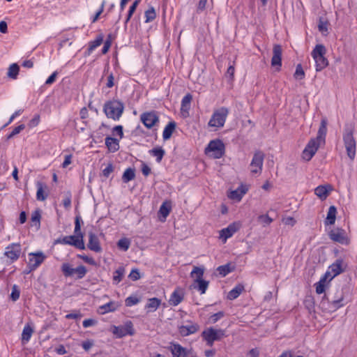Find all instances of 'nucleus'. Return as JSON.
<instances>
[{"mask_svg": "<svg viewBox=\"0 0 357 357\" xmlns=\"http://www.w3.org/2000/svg\"><path fill=\"white\" fill-rule=\"evenodd\" d=\"M327 132V120L321 119L317 136L311 139L302 153V158L305 161H310L316 153L321 145L325 144V139Z\"/></svg>", "mask_w": 357, "mask_h": 357, "instance_id": "f257e3e1", "label": "nucleus"}, {"mask_svg": "<svg viewBox=\"0 0 357 357\" xmlns=\"http://www.w3.org/2000/svg\"><path fill=\"white\" fill-rule=\"evenodd\" d=\"M124 109L123 104L116 100H109L105 103L104 112L105 115L115 121L119 120Z\"/></svg>", "mask_w": 357, "mask_h": 357, "instance_id": "f03ea898", "label": "nucleus"}, {"mask_svg": "<svg viewBox=\"0 0 357 357\" xmlns=\"http://www.w3.org/2000/svg\"><path fill=\"white\" fill-rule=\"evenodd\" d=\"M229 113V109L225 107H221L215 109L208 123V126L216 129L222 128Z\"/></svg>", "mask_w": 357, "mask_h": 357, "instance_id": "7ed1b4c3", "label": "nucleus"}, {"mask_svg": "<svg viewBox=\"0 0 357 357\" xmlns=\"http://www.w3.org/2000/svg\"><path fill=\"white\" fill-rule=\"evenodd\" d=\"M326 47L321 44L317 45L311 52L314 60L316 70L321 71L328 65V59L325 57Z\"/></svg>", "mask_w": 357, "mask_h": 357, "instance_id": "20e7f679", "label": "nucleus"}, {"mask_svg": "<svg viewBox=\"0 0 357 357\" xmlns=\"http://www.w3.org/2000/svg\"><path fill=\"white\" fill-rule=\"evenodd\" d=\"M61 268L65 277H74L76 280H81L84 278L88 271L86 268L83 265L73 268L68 263H63Z\"/></svg>", "mask_w": 357, "mask_h": 357, "instance_id": "39448f33", "label": "nucleus"}, {"mask_svg": "<svg viewBox=\"0 0 357 357\" xmlns=\"http://www.w3.org/2000/svg\"><path fill=\"white\" fill-rule=\"evenodd\" d=\"M343 141L348 157L351 160H354L356 155V144L352 129H345L343 134Z\"/></svg>", "mask_w": 357, "mask_h": 357, "instance_id": "423d86ee", "label": "nucleus"}, {"mask_svg": "<svg viewBox=\"0 0 357 357\" xmlns=\"http://www.w3.org/2000/svg\"><path fill=\"white\" fill-rule=\"evenodd\" d=\"M226 336L225 331L222 329L209 328L202 332V337L208 345H212L215 341L221 340Z\"/></svg>", "mask_w": 357, "mask_h": 357, "instance_id": "0eeeda50", "label": "nucleus"}, {"mask_svg": "<svg viewBox=\"0 0 357 357\" xmlns=\"http://www.w3.org/2000/svg\"><path fill=\"white\" fill-rule=\"evenodd\" d=\"M225 152V145L219 139L212 140L206 148V153L214 158H220Z\"/></svg>", "mask_w": 357, "mask_h": 357, "instance_id": "6e6552de", "label": "nucleus"}, {"mask_svg": "<svg viewBox=\"0 0 357 357\" xmlns=\"http://www.w3.org/2000/svg\"><path fill=\"white\" fill-rule=\"evenodd\" d=\"M59 242L63 244L73 245L80 250L85 249L84 235L82 232H79V234L65 236L60 240Z\"/></svg>", "mask_w": 357, "mask_h": 357, "instance_id": "1a4fd4ad", "label": "nucleus"}, {"mask_svg": "<svg viewBox=\"0 0 357 357\" xmlns=\"http://www.w3.org/2000/svg\"><path fill=\"white\" fill-rule=\"evenodd\" d=\"M264 154L261 151L255 153L250 164V172L252 174H261L264 163Z\"/></svg>", "mask_w": 357, "mask_h": 357, "instance_id": "9d476101", "label": "nucleus"}, {"mask_svg": "<svg viewBox=\"0 0 357 357\" xmlns=\"http://www.w3.org/2000/svg\"><path fill=\"white\" fill-rule=\"evenodd\" d=\"M344 269L345 266H344L343 261L337 259L328 267L324 275L329 278V280H331L333 278L344 272Z\"/></svg>", "mask_w": 357, "mask_h": 357, "instance_id": "9b49d317", "label": "nucleus"}, {"mask_svg": "<svg viewBox=\"0 0 357 357\" xmlns=\"http://www.w3.org/2000/svg\"><path fill=\"white\" fill-rule=\"evenodd\" d=\"M112 333L118 337H122L127 335H133L134 330L131 321H128L123 326H113Z\"/></svg>", "mask_w": 357, "mask_h": 357, "instance_id": "f8f14e48", "label": "nucleus"}, {"mask_svg": "<svg viewBox=\"0 0 357 357\" xmlns=\"http://www.w3.org/2000/svg\"><path fill=\"white\" fill-rule=\"evenodd\" d=\"M45 256L42 252H31L29 255L28 265L31 269L35 270L38 268L45 260Z\"/></svg>", "mask_w": 357, "mask_h": 357, "instance_id": "ddd939ff", "label": "nucleus"}, {"mask_svg": "<svg viewBox=\"0 0 357 357\" xmlns=\"http://www.w3.org/2000/svg\"><path fill=\"white\" fill-rule=\"evenodd\" d=\"M241 227L239 222H233L230 224L227 227L222 229L220 231V238L225 243L227 238L233 236Z\"/></svg>", "mask_w": 357, "mask_h": 357, "instance_id": "4468645a", "label": "nucleus"}, {"mask_svg": "<svg viewBox=\"0 0 357 357\" xmlns=\"http://www.w3.org/2000/svg\"><path fill=\"white\" fill-rule=\"evenodd\" d=\"M140 119L147 128H151L159 121L158 116L155 112L143 113L140 116Z\"/></svg>", "mask_w": 357, "mask_h": 357, "instance_id": "2eb2a0df", "label": "nucleus"}, {"mask_svg": "<svg viewBox=\"0 0 357 357\" xmlns=\"http://www.w3.org/2000/svg\"><path fill=\"white\" fill-rule=\"evenodd\" d=\"M330 298L338 308L344 305L343 301L344 299V291L343 288L337 287L330 294Z\"/></svg>", "mask_w": 357, "mask_h": 357, "instance_id": "dca6fc26", "label": "nucleus"}, {"mask_svg": "<svg viewBox=\"0 0 357 357\" xmlns=\"http://www.w3.org/2000/svg\"><path fill=\"white\" fill-rule=\"evenodd\" d=\"M331 240L342 244H348L349 240L346 236L345 231L342 229H335L331 230L329 233Z\"/></svg>", "mask_w": 357, "mask_h": 357, "instance_id": "f3484780", "label": "nucleus"}, {"mask_svg": "<svg viewBox=\"0 0 357 357\" xmlns=\"http://www.w3.org/2000/svg\"><path fill=\"white\" fill-rule=\"evenodd\" d=\"M21 253V247L18 243H13L6 248L5 255L11 260H16L19 258Z\"/></svg>", "mask_w": 357, "mask_h": 357, "instance_id": "a211bd4d", "label": "nucleus"}, {"mask_svg": "<svg viewBox=\"0 0 357 357\" xmlns=\"http://www.w3.org/2000/svg\"><path fill=\"white\" fill-rule=\"evenodd\" d=\"M319 306L324 312L328 313L333 312L339 309L337 305L334 304L331 298H327L326 295L322 298Z\"/></svg>", "mask_w": 357, "mask_h": 357, "instance_id": "6ab92c4d", "label": "nucleus"}, {"mask_svg": "<svg viewBox=\"0 0 357 357\" xmlns=\"http://www.w3.org/2000/svg\"><path fill=\"white\" fill-rule=\"evenodd\" d=\"M192 99V96L190 93L186 94L182 99L181 114L184 118L189 116V111L190 109Z\"/></svg>", "mask_w": 357, "mask_h": 357, "instance_id": "aec40b11", "label": "nucleus"}, {"mask_svg": "<svg viewBox=\"0 0 357 357\" xmlns=\"http://www.w3.org/2000/svg\"><path fill=\"white\" fill-rule=\"evenodd\" d=\"M88 248L92 251L96 252H100L102 248L100 245V241L98 236L93 232L89 233V243Z\"/></svg>", "mask_w": 357, "mask_h": 357, "instance_id": "412c9836", "label": "nucleus"}, {"mask_svg": "<svg viewBox=\"0 0 357 357\" xmlns=\"http://www.w3.org/2000/svg\"><path fill=\"white\" fill-rule=\"evenodd\" d=\"M271 65L279 67L282 65V47L280 45H275L273 46Z\"/></svg>", "mask_w": 357, "mask_h": 357, "instance_id": "4be33fe9", "label": "nucleus"}, {"mask_svg": "<svg viewBox=\"0 0 357 357\" xmlns=\"http://www.w3.org/2000/svg\"><path fill=\"white\" fill-rule=\"evenodd\" d=\"M120 305H121L118 302L110 301L100 306L98 308V312L101 314H104L108 312H114L120 307Z\"/></svg>", "mask_w": 357, "mask_h": 357, "instance_id": "5701e85b", "label": "nucleus"}, {"mask_svg": "<svg viewBox=\"0 0 357 357\" xmlns=\"http://www.w3.org/2000/svg\"><path fill=\"white\" fill-rule=\"evenodd\" d=\"M332 190L330 185H319L314 189L315 195L321 200H324L328 196L329 192Z\"/></svg>", "mask_w": 357, "mask_h": 357, "instance_id": "b1692460", "label": "nucleus"}, {"mask_svg": "<svg viewBox=\"0 0 357 357\" xmlns=\"http://www.w3.org/2000/svg\"><path fill=\"white\" fill-rule=\"evenodd\" d=\"M183 299V293L181 289H176L170 296L169 303L171 305H178Z\"/></svg>", "mask_w": 357, "mask_h": 357, "instance_id": "393cba45", "label": "nucleus"}, {"mask_svg": "<svg viewBox=\"0 0 357 357\" xmlns=\"http://www.w3.org/2000/svg\"><path fill=\"white\" fill-rule=\"evenodd\" d=\"M247 189L241 185L237 189L232 190L228 195L229 199L239 202L242 199L243 196L246 193Z\"/></svg>", "mask_w": 357, "mask_h": 357, "instance_id": "a878e982", "label": "nucleus"}, {"mask_svg": "<svg viewBox=\"0 0 357 357\" xmlns=\"http://www.w3.org/2000/svg\"><path fill=\"white\" fill-rule=\"evenodd\" d=\"M105 145L111 152H115L119 149V140L111 137L105 138Z\"/></svg>", "mask_w": 357, "mask_h": 357, "instance_id": "bb28decb", "label": "nucleus"}, {"mask_svg": "<svg viewBox=\"0 0 357 357\" xmlns=\"http://www.w3.org/2000/svg\"><path fill=\"white\" fill-rule=\"evenodd\" d=\"M170 349L174 357H185L187 356L185 349L179 344H172Z\"/></svg>", "mask_w": 357, "mask_h": 357, "instance_id": "cd10ccee", "label": "nucleus"}, {"mask_svg": "<svg viewBox=\"0 0 357 357\" xmlns=\"http://www.w3.org/2000/svg\"><path fill=\"white\" fill-rule=\"evenodd\" d=\"M337 209L334 206H331L328 208L327 216L325 220L326 225H333L336 219Z\"/></svg>", "mask_w": 357, "mask_h": 357, "instance_id": "c85d7f7f", "label": "nucleus"}, {"mask_svg": "<svg viewBox=\"0 0 357 357\" xmlns=\"http://www.w3.org/2000/svg\"><path fill=\"white\" fill-rule=\"evenodd\" d=\"M176 128V123L174 121L169 122L165 128L163 132H162V137L165 140L169 139L174 130Z\"/></svg>", "mask_w": 357, "mask_h": 357, "instance_id": "c756f323", "label": "nucleus"}, {"mask_svg": "<svg viewBox=\"0 0 357 357\" xmlns=\"http://www.w3.org/2000/svg\"><path fill=\"white\" fill-rule=\"evenodd\" d=\"M244 290V287L242 284L236 285L227 294V298L229 300L236 299Z\"/></svg>", "mask_w": 357, "mask_h": 357, "instance_id": "7c9ffc66", "label": "nucleus"}, {"mask_svg": "<svg viewBox=\"0 0 357 357\" xmlns=\"http://www.w3.org/2000/svg\"><path fill=\"white\" fill-rule=\"evenodd\" d=\"M204 268L195 266L192 272L190 273V276L194 279V282L199 280H202V277L204 275Z\"/></svg>", "mask_w": 357, "mask_h": 357, "instance_id": "2f4dec72", "label": "nucleus"}, {"mask_svg": "<svg viewBox=\"0 0 357 357\" xmlns=\"http://www.w3.org/2000/svg\"><path fill=\"white\" fill-rule=\"evenodd\" d=\"M37 192L36 198L39 201H44L47 199V195L44 193V189L46 188V185L41 182H37Z\"/></svg>", "mask_w": 357, "mask_h": 357, "instance_id": "473e14b6", "label": "nucleus"}, {"mask_svg": "<svg viewBox=\"0 0 357 357\" xmlns=\"http://www.w3.org/2000/svg\"><path fill=\"white\" fill-rule=\"evenodd\" d=\"M192 287L197 289L202 294H204L208 287V282L204 280L195 282Z\"/></svg>", "mask_w": 357, "mask_h": 357, "instance_id": "72a5a7b5", "label": "nucleus"}, {"mask_svg": "<svg viewBox=\"0 0 357 357\" xmlns=\"http://www.w3.org/2000/svg\"><path fill=\"white\" fill-rule=\"evenodd\" d=\"M160 303L161 301L157 298H149L146 307L149 309L150 312H154L159 307Z\"/></svg>", "mask_w": 357, "mask_h": 357, "instance_id": "f704fd0d", "label": "nucleus"}, {"mask_svg": "<svg viewBox=\"0 0 357 357\" xmlns=\"http://www.w3.org/2000/svg\"><path fill=\"white\" fill-rule=\"evenodd\" d=\"M33 333V328L29 326L26 325L24 326L22 333V341L23 343H26L29 341Z\"/></svg>", "mask_w": 357, "mask_h": 357, "instance_id": "c9c22d12", "label": "nucleus"}, {"mask_svg": "<svg viewBox=\"0 0 357 357\" xmlns=\"http://www.w3.org/2000/svg\"><path fill=\"white\" fill-rule=\"evenodd\" d=\"M328 279L326 275H324L320 280L314 285L316 287V293L321 294L325 291L326 280Z\"/></svg>", "mask_w": 357, "mask_h": 357, "instance_id": "e433bc0d", "label": "nucleus"}, {"mask_svg": "<svg viewBox=\"0 0 357 357\" xmlns=\"http://www.w3.org/2000/svg\"><path fill=\"white\" fill-rule=\"evenodd\" d=\"M20 68L17 64L13 63L8 68L7 75L11 79H15L18 75Z\"/></svg>", "mask_w": 357, "mask_h": 357, "instance_id": "4c0bfd02", "label": "nucleus"}, {"mask_svg": "<svg viewBox=\"0 0 357 357\" xmlns=\"http://www.w3.org/2000/svg\"><path fill=\"white\" fill-rule=\"evenodd\" d=\"M135 177V170L131 168L126 169L122 176V180L124 183H128L133 180Z\"/></svg>", "mask_w": 357, "mask_h": 357, "instance_id": "58836bf2", "label": "nucleus"}, {"mask_svg": "<svg viewBox=\"0 0 357 357\" xmlns=\"http://www.w3.org/2000/svg\"><path fill=\"white\" fill-rule=\"evenodd\" d=\"M149 153L153 156L156 157L158 162H160L162 160L165 155V151L162 148L153 149L149 151Z\"/></svg>", "mask_w": 357, "mask_h": 357, "instance_id": "ea45409f", "label": "nucleus"}, {"mask_svg": "<svg viewBox=\"0 0 357 357\" xmlns=\"http://www.w3.org/2000/svg\"><path fill=\"white\" fill-rule=\"evenodd\" d=\"M102 36H100L97 37L95 40L91 42L88 48V54H90L96 47L100 46L102 44Z\"/></svg>", "mask_w": 357, "mask_h": 357, "instance_id": "a19ab883", "label": "nucleus"}, {"mask_svg": "<svg viewBox=\"0 0 357 357\" xmlns=\"http://www.w3.org/2000/svg\"><path fill=\"white\" fill-rule=\"evenodd\" d=\"M124 268L123 267H119L117 270H116L114 273L113 275V281L115 283H119L121 281L123 275L124 274Z\"/></svg>", "mask_w": 357, "mask_h": 357, "instance_id": "79ce46f5", "label": "nucleus"}, {"mask_svg": "<svg viewBox=\"0 0 357 357\" xmlns=\"http://www.w3.org/2000/svg\"><path fill=\"white\" fill-rule=\"evenodd\" d=\"M170 210H171V206L169 204L167 203V202H164L162 203V204L160 206V210H159V212L160 213V214L165 218H166L168 215L170 213Z\"/></svg>", "mask_w": 357, "mask_h": 357, "instance_id": "37998d69", "label": "nucleus"}, {"mask_svg": "<svg viewBox=\"0 0 357 357\" xmlns=\"http://www.w3.org/2000/svg\"><path fill=\"white\" fill-rule=\"evenodd\" d=\"M197 327L196 326H185L181 328V333L185 335L194 333L197 331Z\"/></svg>", "mask_w": 357, "mask_h": 357, "instance_id": "c03bdc74", "label": "nucleus"}, {"mask_svg": "<svg viewBox=\"0 0 357 357\" xmlns=\"http://www.w3.org/2000/svg\"><path fill=\"white\" fill-rule=\"evenodd\" d=\"M156 17V13L153 8H151L145 12V22H149L153 21Z\"/></svg>", "mask_w": 357, "mask_h": 357, "instance_id": "a18cd8bd", "label": "nucleus"}, {"mask_svg": "<svg viewBox=\"0 0 357 357\" xmlns=\"http://www.w3.org/2000/svg\"><path fill=\"white\" fill-rule=\"evenodd\" d=\"M130 242L128 238H121L118 241L117 245L119 248L126 251L128 250Z\"/></svg>", "mask_w": 357, "mask_h": 357, "instance_id": "49530a36", "label": "nucleus"}, {"mask_svg": "<svg viewBox=\"0 0 357 357\" xmlns=\"http://www.w3.org/2000/svg\"><path fill=\"white\" fill-rule=\"evenodd\" d=\"M139 2H140V0H135L133 2V3L132 4V6L130 7V9H129V11L128 13V16H127V18L125 22L126 23H128V22L130 20L132 14L135 13L137 6L139 5Z\"/></svg>", "mask_w": 357, "mask_h": 357, "instance_id": "de8ad7c7", "label": "nucleus"}, {"mask_svg": "<svg viewBox=\"0 0 357 357\" xmlns=\"http://www.w3.org/2000/svg\"><path fill=\"white\" fill-rule=\"evenodd\" d=\"M217 271H218L220 275H221L222 276H225L226 275H227L229 273H230L231 271V269L230 268L229 264H226V265H223V266H220L217 268Z\"/></svg>", "mask_w": 357, "mask_h": 357, "instance_id": "09e8293b", "label": "nucleus"}, {"mask_svg": "<svg viewBox=\"0 0 357 357\" xmlns=\"http://www.w3.org/2000/svg\"><path fill=\"white\" fill-rule=\"evenodd\" d=\"M25 128V126L24 124H21L16 128L7 136V139H10L13 138L15 135L20 133L22 130Z\"/></svg>", "mask_w": 357, "mask_h": 357, "instance_id": "8fccbe9b", "label": "nucleus"}, {"mask_svg": "<svg viewBox=\"0 0 357 357\" xmlns=\"http://www.w3.org/2000/svg\"><path fill=\"white\" fill-rule=\"evenodd\" d=\"M139 302V299L137 298L136 296H129L128 297L126 301V305L128 307H131L132 305H135L137 304Z\"/></svg>", "mask_w": 357, "mask_h": 357, "instance_id": "3c124183", "label": "nucleus"}, {"mask_svg": "<svg viewBox=\"0 0 357 357\" xmlns=\"http://www.w3.org/2000/svg\"><path fill=\"white\" fill-rule=\"evenodd\" d=\"M20 295V291L17 288V285H13L12 288V292L10 294V298L13 301H16L17 299H19Z\"/></svg>", "mask_w": 357, "mask_h": 357, "instance_id": "603ef678", "label": "nucleus"}, {"mask_svg": "<svg viewBox=\"0 0 357 357\" xmlns=\"http://www.w3.org/2000/svg\"><path fill=\"white\" fill-rule=\"evenodd\" d=\"M258 218L260 222L264 224V225H268L273 221L272 218H270L268 215H259Z\"/></svg>", "mask_w": 357, "mask_h": 357, "instance_id": "864d4df0", "label": "nucleus"}, {"mask_svg": "<svg viewBox=\"0 0 357 357\" xmlns=\"http://www.w3.org/2000/svg\"><path fill=\"white\" fill-rule=\"evenodd\" d=\"M41 215H40V210H36L33 212L31 215V221L33 222L38 223V226L40 225V220Z\"/></svg>", "mask_w": 357, "mask_h": 357, "instance_id": "5fc2aeb1", "label": "nucleus"}, {"mask_svg": "<svg viewBox=\"0 0 357 357\" xmlns=\"http://www.w3.org/2000/svg\"><path fill=\"white\" fill-rule=\"evenodd\" d=\"M304 75H305V73H304V71H303L301 66L300 64L298 65L296 67L295 73H294V77L296 79H301L304 77Z\"/></svg>", "mask_w": 357, "mask_h": 357, "instance_id": "6e6d98bb", "label": "nucleus"}, {"mask_svg": "<svg viewBox=\"0 0 357 357\" xmlns=\"http://www.w3.org/2000/svg\"><path fill=\"white\" fill-rule=\"evenodd\" d=\"M81 217L79 215H77L75 217V234H79V232H81Z\"/></svg>", "mask_w": 357, "mask_h": 357, "instance_id": "4d7b16f0", "label": "nucleus"}, {"mask_svg": "<svg viewBox=\"0 0 357 357\" xmlns=\"http://www.w3.org/2000/svg\"><path fill=\"white\" fill-rule=\"evenodd\" d=\"M113 171L114 167L112 164L109 163L105 169H102V174L105 177H108Z\"/></svg>", "mask_w": 357, "mask_h": 357, "instance_id": "13d9d810", "label": "nucleus"}, {"mask_svg": "<svg viewBox=\"0 0 357 357\" xmlns=\"http://www.w3.org/2000/svg\"><path fill=\"white\" fill-rule=\"evenodd\" d=\"M132 280L136 281L140 278V273L138 269H132L128 276Z\"/></svg>", "mask_w": 357, "mask_h": 357, "instance_id": "bf43d9fd", "label": "nucleus"}, {"mask_svg": "<svg viewBox=\"0 0 357 357\" xmlns=\"http://www.w3.org/2000/svg\"><path fill=\"white\" fill-rule=\"evenodd\" d=\"M78 257L82 259L86 263H88L91 265H93V266L96 265V261L92 257H88L86 255H78Z\"/></svg>", "mask_w": 357, "mask_h": 357, "instance_id": "052dcab7", "label": "nucleus"}, {"mask_svg": "<svg viewBox=\"0 0 357 357\" xmlns=\"http://www.w3.org/2000/svg\"><path fill=\"white\" fill-rule=\"evenodd\" d=\"M319 30L324 35L328 32V24L326 22L320 21L319 23Z\"/></svg>", "mask_w": 357, "mask_h": 357, "instance_id": "680f3d73", "label": "nucleus"}, {"mask_svg": "<svg viewBox=\"0 0 357 357\" xmlns=\"http://www.w3.org/2000/svg\"><path fill=\"white\" fill-rule=\"evenodd\" d=\"M224 316V313L222 312H218L215 314H213L211 316L210 319L212 323H215L220 319H221Z\"/></svg>", "mask_w": 357, "mask_h": 357, "instance_id": "e2e57ef3", "label": "nucleus"}, {"mask_svg": "<svg viewBox=\"0 0 357 357\" xmlns=\"http://www.w3.org/2000/svg\"><path fill=\"white\" fill-rule=\"evenodd\" d=\"M279 357H302L301 355L296 354L293 351H285L282 353Z\"/></svg>", "mask_w": 357, "mask_h": 357, "instance_id": "0e129e2a", "label": "nucleus"}, {"mask_svg": "<svg viewBox=\"0 0 357 357\" xmlns=\"http://www.w3.org/2000/svg\"><path fill=\"white\" fill-rule=\"evenodd\" d=\"M57 74H58V73H57V72H56V71L54 72V73H52V75H50V76L47 79V80H46V82H45V84H46L47 85H50V84H53V83L55 82V80H56V77H57Z\"/></svg>", "mask_w": 357, "mask_h": 357, "instance_id": "69168bd1", "label": "nucleus"}, {"mask_svg": "<svg viewBox=\"0 0 357 357\" xmlns=\"http://www.w3.org/2000/svg\"><path fill=\"white\" fill-rule=\"evenodd\" d=\"M105 4V1H103L102 4H101V6H100L99 10L96 13L95 16L93 17V18L92 20V22H96L98 20L99 16L103 12Z\"/></svg>", "mask_w": 357, "mask_h": 357, "instance_id": "338daca9", "label": "nucleus"}, {"mask_svg": "<svg viewBox=\"0 0 357 357\" xmlns=\"http://www.w3.org/2000/svg\"><path fill=\"white\" fill-rule=\"evenodd\" d=\"M142 172L145 176H147L151 173V168L144 162L142 164Z\"/></svg>", "mask_w": 357, "mask_h": 357, "instance_id": "774afa93", "label": "nucleus"}]
</instances>
